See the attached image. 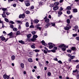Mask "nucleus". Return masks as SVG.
Returning a JSON list of instances; mask_svg holds the SVG:
<instances>
[{
  "label": "nucleus",
  "instance_id": "35",
  "mask_svg": "<svg viewBox=\"0 0 79 79\" xmlns=\"http://www.w3.org/2000/svg\"><path fill=\"white\" fill-rule=\"evenodd\" d=\"M77 36V34H73V37H75L76 36Z\"/></svg>",
  "mask_w": 79,
  "mask_h": 79
},
{
  "label": "nucleus",
  "instance_id": "3",
  "mask_svg": "<svg viewBox=\"0 0 79 79\" xmlns=\"http://www.w3.org/2000/svg\"><path fill=\"white\" fill-rule=\"evenodd\" d=\"M71 27L70 26H66L65 27H64V29L66 31H68L70 29Z\"/></svg>",
  "mask_w": 79,
  "mask_h": 79
},
{
  "label": "nucleus",
  "instance_id": "38",
  "mask_svg": "<svg viewBox=\"0 0 79 79\" xmlns=\"http://www.w3.org/2000/svg\"><path fill=\"white\" fill-rule=\"evenodd\" d=\"M31 48H33V49H35V46H34V44H33L31 45Z\"/></svg>",
  "mask_w": 79,
  "mask_h": 79
},
{
  "label": "nucleus",
  "instance_id": "40",
  "mask_svg": "<svg viewBox=\"0 0 79 79\" xmlns=\"http://www.w3.org/2000/svg\"><path fill=\"white\" fill-rule=\"evenodd\" d=\"M71 49H72V50H75V47H72V48Z\"/></svg>",
  "mask_w": 79,
  "mask_h": 79
},
{
  "label": "nucleus",
  "instance_id": "57",
  "mask_svg": "<svg viewBox=\"0 0 79 79\" xmlns=\"http://www.w3.org/2000/svg\"><path fill=\"white\" fill-rule=\"evenodd\" d=\"M37 29H39L40 30H41V27H36Z\"/></svg>",
  "mask_w": 79,
  "mask_h": 79
},
{
  "label": "nucleus",
  "instance_id": "63",
  "mask_svg": "<svg viewBox=\"0 0 79 79\" xmlns=\"http://www.w3.org/2000/svg\"><path fill=\"white\" fill-rule=\"evenodd\" d=\"M2 10H6V8H2Z\"/></svg>",
  "mask_w": 79,
  "mask_h": 79
},
{
  "label": "nucleus",
  "instance_id": "61",
  "mask_svg": "<svg viewBox=\"0 0 79 79\" xmlns=\"http://www.w3.org/2000/svg\"><path fill=\"white\" fill-rule=\"evenodd\" d=\"M13 6H14V7H16V4H14L13 5Z\"/></svg>",
  "mask_w": 79,
  "mask_h": 79
},
{
  "label": "nucleus",
  "instance_id": "12",
  "mask_svg": "<svg viewBox=\"0 0 79 79\" xmlns=\"http://www.w3.org/2000/svg\"><path fill=\"white\" fill-rule=\"evenodd\" d=\"M50 23H47L46 24V25H45V27L46 28H48V26H50Z\"/></svg>",
  "mask_w": 79,
  "mask_h": 79
},
{
  "label": "nucleus",
  "instance_id": "39",
  "mask_svg": "<svg viewBox=\"0 0 79 79\" xmlns=\"http://www.w3.org/2000/svg\"><path fill=\"white\" fill-rule=\"evenodd\" d=\"M51 24L52 25V26H55V23H51Z\"/></svg>",
  "mask_w": 79,
  "mask_h": 79
},
{
  "label": "nucleus",
  "instance_id": "34",
  "mask_svg": "<svg viewBox=\"0 0 79 79\" xmlns=\"http://www.w3.org/2000/svg\"><path fill=\"white\" fill-rule=\"evenodd\" d=\"M43 52H44V53L46 54L48 53V52L47 50H43Z\"/></svg>",
  "mask_w": 79,
  "mask_h": 79
},
{
  "label": "nucleus",
  "instance_id": "6",
  "mask_svg": "<svg viewBox=\"0 0 79 79\" xmlns=\"http://www.w3.org/2000/svg\"><path fill=\"white\" fill-rule=\"evenodd\" d=\"M3 77L4 78V79H9V76H7V75L6 74H5L3 75Z\"/></svg>",
  "mask_w": 79,
  "mask_h": 79
},
{
  "label": "nucleus",
  "instance_id": "48",
  "mask_svg": "<svg viewBox=\"0 0 79 79\" xmlns=\"http://www.w3.org/2000/svg\"><path fill=\"white\" fill-rule=\"evenodd\" d=\"M76 39L77 40L79 41V37H77L76 38Z\"/></svg>",
  "mask_w": 79,
  "mask_h": 79
},
{
  "label": "nucleus",
  "instance_id": "49",
  "mask_svg": "<svg viewBox=\"0 0 79 79\" xmlns=\"http://www.w3.org/2000/svg\"><path fill=\"white\" fill-rule=\"evenodd\" d=\"M67 14H69L70 13V11L69 10H68L67 11Z\"/></svg>",
  "mask_w": 79,
  "mask_h": 79
},
{
  "label": "nucleus",
  "instance_id": "29",
  "mask_svg": "<svg viewBox=\"0 0 79 79\" xmlns=\"http://www.w3.org/2000/svg\"><path fill=\"white\" fill-rule=\"evenodd\" d=\"M69 57H70L71 58V60H73L74 59V58L75 57V56H72Z\"/></svg>",
  "mask_w": 79,
  "mask_h": 79
},
{
  "label": "nucleus",
  "instance_id": "46",
  "mask_svg": "<svg viewBox=\"0 0 79 79\" xmlns=\"http://www.w3.org/2000/svg\"><path fill=\"white\" fill-rule=\"evenodd\" d=\"M40 26V24H38L35 25V27H39Z\"/></svg>",
  "mask_w": 79,
  "mask_h": 79
},
{
  "label": "nucleus",
  "instance_id": "60",
  "mask_svg": "<svg viewBox=\"0 0 79 79\" xmlns=\"http://www.w3.org/2000/svg\"><path fill=\"white\" fill-rule=\"evenodd\" d=\"M39 4L40 5H43V2H40L39 3Z\"/></svg>",
  "mask_w": 79,
  "mask_h": 79
},
{
  "label": "nucleus",
  "instance_id": "27",
  "mask_svg": "<svg viewBox=\"0 0 79 79\" xmlns=\"http://www.w3.org/2000/svg\"><path fill=\"white\" fill-rule=\"evenodd\" d=\"M31 34H29L27 35V37L28 38H30V37H31Z\"/></svg>",
  "mask_w": 79,
  "mask_h": 79
},
{
  "label": "nucleus",
  "instance_id": "53",
  "mask_svg": "<svg viewBox=\"0 0 79 79\" xmlns=\"http://www.w3.org/2000/svg\"><path fill=\"white\" fill-rule=\"evenodd\" d=\"M10 23H11L12 24H14L15 23L13 22L12 21H10Z\"/></svg>",
  "mask_w": 79,
  "mask_h": 79
},
{
  "label": "nucleus",
  "instance_id": "5",
  "mask_svg": "<svg viewBox=\"0 0 79 79\" xmlns=\"http://www.w3.org/2000/svg\"><path fill=\"white\" fill-rule=\"evenodd\" d=\"M25 5L27 6H30V3H29V1H26L25 2Z\"/></svg>",
  "mask_w": 79,
  "mask_h": 79
},
{
  "label": "nucleus",
  "instance_id": "52",
  "mask_svg": "<svg viewBox=\"0 0 79 79\" xmlns=\"http://www.w3.org/2000/svg\"><path fill=\"white\" fill-rule=\"evenodd\" d=\"M31 33L33 34L34 35L35 34V31H32L31 32Z\"/></svg>",
  "mask_w": 79,
  "mask_h": 79
},
{
  "label": "nucleus",
  "instance_id": "4",
  "mask_svg": "<svg viewBox=\"0 0 79 79\" xmlns=\"http://www.w3.org/2000/svg\"><path fill=\"white\" fill-rule=\"evenodd\" d=\"M47 18V17L46 16L44 18V19H45V21L46 23H48L49 22V19Z\"/></svg>",
  "mask_w": 79,
  "mask_h": 79
},
{
  "label": "nucleus",
  "instance_id": "51",
  "mask_svg": "<svg viewBox=\"0 0 79 79\" xmlns=\"http://www.w3.org/2000/svg\"><path fill=\"white\" fill-rule=\"evenodd\" d=\"M76 78L77 79H79V74L77 75Z\"/></svg>",
  "mask_w": 79,
  "mask_h": 79
},
{
  "label": "nucleus",
  "instance_id": "10",
  "mask_svg": "<svg viewBox=\"0 0 79 79\" xmlns=\"http://www.w3.org/2000/svg\"><path fill=\"white\" fill-rule=\"evenodd\" d=\"M41 44H42V45H44V46H47V44H45V42L44 41V40H43L42 41H41Z\"/></svg>",
  "mask_w": 79,
  "mask_h": 79
},
{
  "label": "nucleus",
  "instance_id": "47",
  "mask_svg": "<svg viewBox=\"0 0 79 79\" xmlns=\"http://www.w3.org/2000/svg\"><path fill=\"white\" fill-rule=\"evenodd\" d=\"M57 49V47H54L53 48V50H56Z\"/></svg>",
  "mask_w": 79,
  "mask_h": 79
},
{
  "label": "nucleus",
  "instance_id": "21",
  "mask_svg": "<svg viewBox=\"0 0 79 79\" xmlns=\"http://www.w3.org/2000/svg\"><path fill=\"white\" fill-rule=\"evenodd\" d=\"M13 31L15 32H16L17 31V29L16 28H13Z\"/></svg>",
  "mask_w": 79,
  "mask_h": 79
},
{
  "label": "nucleus",
  "instance_id": "13",
  "mask_svg": "<svg viewBox=\"0 0 79 79\" xmlns=\"http://www.w3.org/2000/svg\"><path fill=\"white\" fill-rule=\"evenodd\" d=\"M0 39H1V40L3 41L5 40V38L2 36H0Z\"/></svg>",
  "mask_w": 79,
  "mask_h": 79
},
{
  "label": "nucleus",
  "instance_id": "2",
  "mask_svg": "<svg viewBox=\"0 0 79 79\" xmlns=\"http://www.w3.org/2000/svg\"><path fill=\"white\" fill-rule=\"evenodd\" d=\"M48 45H49V48L50 49H51L53 48L54 44L51 43H49L48 44Z\"/></svg>",
  "mask_w": 79,
  "mask_h": 79
},
{
  "label": "nucleus",
  "instance_id": "11",
  "mask_svg": "<svg viewBox=\"0 0 79 79\" xmlns=\"http://www.w3.org/2000/svg\"><path fill=\"white\" fill-rule=\"evenodd\" d=\"M74 29H73V30H75V31H77V29H78V27L77 26H75V27H74Z\"/></svg>",
  "mask_w": 79,
  "mask_h": 79
},
{
  "label": "nucleus",
  "instance_id": "30",
  "mask_svg": "<svg viewBox=\"0 0 79 79\" xmlns=\"http://www.w3.org/2000/svg\"><path fill=\"white\" fill-rule=\"evenodd\" d=\"M20 31H17L16 32V35H19L20 34Z\"/></svg>",
  "mask_w": 79,
  "mask_h": 79
},
{
  "label": "nucleus",
  "instance_id": "17",
  "mask_svg": "<svg viewBox=\"0 0 79 79\" xmlns=\"http://www.w3.org/2000/svg\"><path fill=\"white\" fill-rule=\"evenodd\" d=\"M39 22V21L37 19L35 20H34V23H38Z\"/></svg>",
  "mask_w": 79,
  "mask_h": 79
},
{
  "label": "nucleus",
  "instance_id": "18",
  "mask_svg": "<svg viewBox=\"0 0 79 79\" xmlns=\"http://www.w3.org/2000/svg\"><path fill=\"white\" fill-rule=\"evenodd\" d=\"M66 10H71V7L70 6H68L67 7Z\"/></svg>",
  "mask_w": 79,
  "mask_h": 79
},
{
  "label": "nucleus",
  "instance_id": "31",
  "mask_svg": "<svg viewBox=\"0 0 79 79\" xmlns=\"http://www.w3.org/2000/svg\"><path fill=\"white\" fill-rule=\"evenodd\" d=\"M70 20L69 19H68L67 20V23L69 24L70 23Z\"/></svg>",
  "mask_w": 79,
  "mask_h": 79
},
{
  "label": "nucleus",
  "instance_id": "58",
  "mask_svg": "<svg viewBox=\"0 0 79 79\" xmlns=\"http://www.w3.org/2000/svg\"><path fill=\"white\" fill-rule=\"evenodd\" d=\"M77 12V10H73V12L74 13Z\"/></svg>",
  "mask_w": 79,
  "mask_h": 79
},
{
  "label": "nucleus",
  "instance_id": "64",
  "mask_svg": "<svg viewBox=\"0 0 79 79\" xmlns=\"http://www.w3.org/2000/svg\"><path fill=\"white\" fill-rule=\"evenodd\" d=\"M74 61H75V62H76V63L78 62H79V60H74Z\"/></svg>",
  "mask_w": 79,
  "mask_h": 79
},
{
  "label": "nucleus",
  "instance_id": "26",
  "mask_svg": "<svg viewBox=\"0 0 79 79\" xmlns=\"http://www.w3.org/2000/svg\"><path fill=\"white\" fill-rule=\"evenodd\" d=\"M28 60L30 62H32V59L31 58H29Z\"/></svg>",
  "mask_w": 79,
  "mask_h": 79
},
{
  "label": "nucleus",
  "instance_id": "16",
  "mask_svg": "<svg viewBox=\"0 0 79 79\" xmlns=\"http://www.w3.org/2000/svg\"><path fill=\"white\" fill-rule=\"evenodd\" d=\"M54 4L55 6H57V5H59V2H55Z\"/></svg>",
  "mask_w": 79,
  "mask_h": 79
},
{
  "label": "nucleus",
  "instance_id": "43",
  "mask_svg": "<svg viewBox=\"0 0 79 79\" xmlns=\"http://www.w3.org/2000/svg\"><path fill=\"white\" fill-rule=\"evenodd\" d=\"M14 27V26H13V25H10V27L11 29H13V27Z\"/></svg>",
  "mask_w": 79,
  "mask_h": 79
},
{
  "label": "nucleus",
  "instance_id": "32",
  "mask_svg": "<svg viewBox=\"0 0 79 79\" xmlns=\"http://www.w3.org/2000/svg\"><path fill=\"white\" fill-rule=\"evenodd\" d=\"M2 16L3 18H5L6 17V15L5 14H2Z\"/></svg>",
  "mask_w": 79,
  "mask_h": 79
},
{
  "label": "nucleus",
  "instance_id": "25",
  "mask_svg": "<svg viewBox=\"0 0 79 79\" xmlns=\"http://www.w3.org/2000/svg\"><path fill=\"white\" fill-rule=\"evenodd\" d=\"M38 37L37 35H34L33 36V38H37Z\"/></svg>",
  "mask_w": 79,
  "mask_h": 79
},
{
  "label": "nucleus",
  "instance_id": "23",
  "mask_svg": "<svg viewBox=\"0 0 79 79\" xmlns=\"http://www.w3.org/2000/svg\"><path fill=\"white\" fill-rule=\"evenodd\" d=\"M29 26V23L28 22H27L26 23V27H28Z\"/></svg>",
  "mask_w": 79,
  "mask_h": 79
},
{
  "label": "nucleus",
  "instance_id": "24",
  "mask_svg": "<svg viewBox=\"0 0 79 79\" xmlns=\"http://www.w3.org/2000/svg\"><path fill=\"white\" fill-rule=\"evenodd\" d=\"M35 40H36V39L35 38H33L31 39V41H35Z\"/></svg>",
  "mask_w": 79,
  "mask_h": 79
},
{
  "label": "nucleus",
  "instance_id": "7",
  "mask_svg": "<svg viewBox=\"0 0 79 79\" xmlns=\"http://www.w3.org/2000/svg\"><path fill=\"white\" fill-rule=\"evenodd\" d=\"M25 14H22V15H19V18L20 19L22 18H24L25 17Z\"/></svg>",
  "mask_w": 79,
  "mask_h": 79
},
{
  "label": "nucleus",
  "instance_id": "1",
  "mask_svg": "<svg viewBox=\"0 0 79 79\" xmlns=\"http://www.w3.org/2000/svg\"><path fill=\"white\" fill-rule=\"evenodd\" d=\"M65 45L64 44H61L60 46H59V47L60 48H61V50L65 51H66V48H64Z\"/></svg>",
  "mask_w": 79,
  "mask_h": 79
},
{
  "label": "nucleus",
  "instance_id": "28",
  "mask_svg": "<svg viewBox=\"0 0 79 79\" xmlns=\"http://www.w3.org/2000/svg\"><path fill=\"white\" fill-rule=\"evenodd\" d=\"M20 66L22 68H24V64H23V63L21 64H20Z\"/></svg>",
  "mask_w": 79,
  "mask_h": 79
},
{
  "label": "nucleus",
  "instance_id": "44",
  "mask_svg": "<svg viewBox=\"0 0 79 79\" xmlns=\"http://www.w3.org/2000/svg\"><path fill=\"white\" fill-rule=\"evenodd\" d=\"M57 62H58V63H59L60 64H62V62L61 60H59V61H57Z\"/></svg>",
  "mask_w": 79,
  "mask_h": 79
},
{
  "label": "nucleus",
  "instance_id": "19",
  "mask_svg": "<svg viewBox=\"0 0 79 79\" xmlns=\"http://www.w3.org/2000/svg\"><path fill=\"white\" fill-rule=\"evenodd\" d=\"M15 56H11V60H15Z\"/></svg>",
  "mask_w": 79,
  "mask_h": 79
},
{
  "label": "nucleus",
  "instance_id": "33",
  "mask_svg": "<svg viewBox=\"0 0 79 79\" xmlns=\"http://www.w3.org/2000/svg\"><path fill=\"white\" fill-rule=\"evenodd\" d=\"M34 51L35 52H39L40 51L39 50L36 49L34 50Z\"/></svg>",
  "mask_w": 79,
  "mask_h": 79
},
{
  "label": "nucleus",
  "instance_id": "50",
  "mask_svg": "<svg viewBox=\"0 0 79 79\" xmlns=\"http://www.w3.org/2000/svg\"><path fill=\"white\" fill-rule=\"evenodd\" d=\"M51 75V73L50 72H48V76H50Z\"/></svg>",
  "mask_w": 79,
  "mask_h": 79
},
{
  "label": "nucleus",
  "instance_id": "15",
  "mask_svg": "<svg viewBox=\"0 0 79 79\" xmlns=\"http://www.w3.org/2000/svg\"><path fill=\"white\" fill-rule=\"evenodd\" d=\"M12 32H10V33L9 34H8V35H10V38H12Z\"/></svg>",
  "mask_w": 79,
  "mask_h": 79
},
{
  "label": "nucleus",
  "instance_id": "9",
  "mask_svg": "<svg viewBox=\"0 0 79 79\" xmlns=\"http://www.w3.org/2000/svg\"><path fill=\"white\" fill-rule=\"evenodd\" d=\"M5 13H6V15H8L10 14L8 12L4 10L3 11V14H5Z\"/></svg>",
  "mask_w": 79,
  "mask_h": 79
},
{
  "label": "nucleus",
  "instance_id": "62",
  "mask_svg": "<svg viewBox=\"0 0 79 79\" xmlns=\"http://www.w3.org/2000/svg\"><path fill=\"white\" fill-rule=\"evenodd\" d=\"M68 46H66V45H65V47H64V48H68Z\"/></svg>",
  "mask_w": 79,
  "mask_h": 79
},
{
  "label": "nucleus",
  "instance_id": "56",
  "mask_svg": "<svg viewBox=\"0 0 79 79\" xmlns=\"http://www.w3.org/2000/svg\"><path fill=\"white\" fill-rule=\"evenodd\" d=\"M76 68L77 69H78V68H79V64H78V65H77Z\"/></svg>",
  "mask_w": 79,
  "mask_h": 79
},
{
  "label": "nucleus",
  "instance_id": "37",
  "mask_svg": "<svg viewBox=\"0 0 79 79\" xmlns=\"http://www.w3.org/2000/svg\"><path fill=\"white\" fill-rule=\"evenodd\" d=\"M30 11L28 10H27V11H26V14H30Z\"/></svg>",
  "mask_w": 79,
  "mask_h": 79
},
{
  "label": "nucleus",
  "instance_id": "20",
  "mask_svg": "<svg viewBox=\"0 0 79 79\" xmlns=\"http://www.w3.org/2000/svg\"><path fill=\"white\" fill-rule=\"evenodd\" d=\"M19 43H20V44H24V42L23 41V40L19 41Z\"/></svg>",
  "mask_w": 79,
  "mask_h": 79
},
{
  "label": "nucleus",
  "instance_id": "36",
  "mask_svg": "<svg viewBox=\"0 0 79 79\" xmlns=\"http://www.w3.org/2000/svg\"><path fill=\"white\" fill-rule=\"evenodd\" d=\"M30 8H31V10H33V9L34 8V6H31V7Z\"/></svg>",
  "mask_w": 79,
  "mask_h": 79
},
{
  "label": "nucleus",
  "instance_id": "59",
  "mask_svg": "<svg viewBox=\"0 0 79 79\" xmlns=\"http://www.w3.org/2000/svg\"><path fill=\"white\" fill-rule=\"evenodd\" d=\"M54 60L56 61H57V59L56 58H54Z\"/></svg>",
  "mask_w": 79,
  "mask_h": 79
},
{
  "label": "nucleus",
  "instance_id": "54",
  "mask_svg": "<svg viewBox=\"0 0 79 79\" xmlns=\"http://www.w3.org/2000/svg\"><path fill=\"white\" fill-rule=\"evenodd\" d=\"M77 71V69H76L75 70L73 71V73H76Z\"/></svg>",
  "mask_w": 79,
  "mask_h": 79
},
{
  "label": "nucleus",
  "instance_id": "8",
  "mask_svg": "<svg viewBox=\"0 0 79 79\" xmlns=\"http://www.w3.org/2000/svg\"><path fill=\"white\" fill-rule=\"evenodd\" d=\"M59 7L58 6H56L53 7V10H58Z\"/></svg>",
  "mask_w": 79,
  "mask_h": 79
},
{
  "label": "nucleus",
  "instance_id": "55",
  "mask_svg": "<svg viewBox=\"0 0 79 79\" xmlns=\"http://www.w3.org/2000/svg\"><path fill=\"white\" fill-rule=\"evenodd\" d=\"M50 6H51V7H53V6H54V5H53V4H50Z\"/></svg>",
  "mask_w": 79,
  "mask_h": 79
},
{
  "label": "nucleus",
  "instance_id": "14",
  "mask_svg": "<svg viewBox=\"0 0 79 79\" xmlns=\"http://www.w3.org/2000/svg\"><path fill=\"white\" fill-rule=\"evenodd\" d=\"M62 12L61 11H59V12H58V16L59 17H60V16L62 15Z\"/></svg>",
  "mask_w": 79,
  "mask_h": 79
},
{
  "label": "nucleus",
  "instance_id": "41",
  "mask_svg": "<svg viewBox=\"0 0 79 79\" xmlns=\"http://www.w3.org/2000/svg\"><path fill=\"white\" fill-rule=\"evenodd\" d=\"M51 52L53 53H55L56 52V50H51Z\"/></svg>",
  "mask_w": 79,
  "mask_h": 79
},
{
  "label": "nucleus",
  "instance_id": "45",
  "mask_svg": "<svg viewBox=\"0 0 79 79\" xmlns=\"http://www.w3.org/2000/svg\"><path fill=\"white\" fill-rule=\"evenodd\" d=\"M30 28H34V26L33 25H31L29 27Z\"/></svg>",
  "mask_w": 79,
  "mask_h": 79
},
{
  "label": "nucleus",
  "instance_id": "42",
  "mask_svg": "<svg viewBox=\"0 0 79 79\" xmlns=\"http://www.w3.org/2000/svg\"><path fill=\"white\" fill-rule=\"evenodd\" d=\"M72 51V50L70 49H69L67 50V52H70V53Z\"/></svg>",
  "mask_w": 79,
  "mask_h": 79
},
{
  "label": "nucleus",
  "instance_id": "22",
  "mask_svg": "<svg viewBox=\"0 0 79 79\" xmlns=\"http://www.w3.org/2000/svg\"><path fill=\"white\" fill-rule=\"evenodd\" d=\"M4 19H5V21L6 22L8 23L9 22V20L7 18H5Z\"/></svg>",
  "mask_w": 79,
  "mask_h": 79
}]
</instances>
